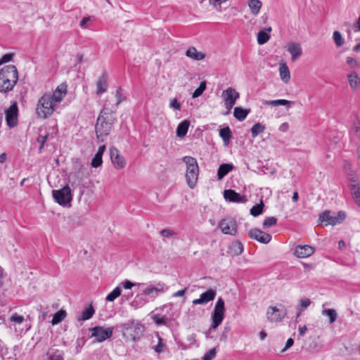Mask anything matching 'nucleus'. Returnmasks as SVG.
Wrapping results in <instances>:
<instances>
[{
	"instance_id": "a211bd4d",
	"label": "nucleus",
	"mask_w": 360,
	"mask_h": 360,
	"mask_svg": "<svg viewBox=\"0 0 360 360\" xmlns=\"http://www.w3.org/2000/svg\"><path fill=\"white\" fill-rule=\"evenodd\" d=\"M224 198L226 201L236 203H244L247 201L245 195H241L234 190L228 189L224 191Z\"/></svg>"
},
{
	"instance_id": "f8f14e48",
	"label": "nucleus",
	"mask_w": 360,
	"mask_h": 360,
	"mask_svg": "<svg viewBox=\"0 0 360 360\" xmlns=\"http://www.w3.org/2000/svg\"><path fill=\"white\" fill-rule=\"evenodd\" d=\"M6 120L8 127H14L18 124V108L16 103H13L6 110Z\"/></svg>"
},
{
	"instance_id": "20e7f679",
	"label": "nucleus",
	"mask_w": 360,
	"mask_h": 360,
	"mask_svg": "<svg viewBox=\"0 0 360 360\" xmlns=\"http://www.w3.org/2000/svg\"><path fill=\"white\" fill-rule=\"evenodd\" d=\"M183 161L186 165V179L187 184L191 188H193L198 179V164L196 159L191 156H185Z\"/></svg>"
},
{
	"instance_id": "aec40b11",
	"label": "nucleus",
	"mask_w": 360,
	"mask_h": 360,
	"mask_svg": "<svg viewBox=\"0 0 360 360\" xmlns=\"http://www.w3.org/2000/svg\"><path fill=\"white\" fill-rule=\"evenodd\" d=\"M67 89L68 86L65 83H62L57 86L54 92L52 95H51V98L52 101L56 104L62 101L63 98L67 94Z\"/></svg>"
},
{
	"instance_id": "774afa93",
	"label": "nucleus",
	"mask_w": 360,
	"mask_h": 360,
	"mask_svg": "<svg viewBox=\"0 0 360 360\" xmlns=\"http://www.w3.org/2000/svg\"><path fill=\"white\" fill-rule=\"evenodd\" d=\"M89 18H84L81 21H80V26L82 27H86V25L87 24L88 21H89Z\"/></svg>"
},
{
	"instance_id": "c9c22d12",
	"label": "nucleus",
	"mask_w": 360,
	"mask_h": 360,
	"mask_svg": "<svg viewBox=\"0 0 360 360\" xmlns=\"http://www.w3.org/2000/svg\"><path fill=\"white\" fill-rule=\"evenodd\" d=\"M66 311L63 309H60L58 311H57L52 320H51V323L52 325H57L59 323H60L65 317H66Z\"/></svg>"
},
{
	"instance_id": "0e129e2a",
	"label": "nucleus",
	"mask_w": 360,
	"mask_h": 360,
	"mask_svg": "<svg viewBox=\"0 0 360 360\" xmlns=\"http://www.w3.org/2000/svg\"><path fill=\"white\" fill-rule=\"evenodd\" d=\"M227 0H209L210 3L214 6H220L223 2Z\"/></svg>"
},
{
	"instance_id": "412c9836",
	"label": "nucleus",
	"mask_w": 360,
	"mask_h": 360,
	"mask_svg": "<svg viewBox=\"0 0 360 360\" xmlns=\"http://www.w3.org/2000/svg\"><path fill=\"white\" fill-rule=\"evenodd\" d=\"M314 252V248L310 245H298L295 249V255L300 258L311 256Z\"/></svg>"
},
{
	"instance_id": "f257e3e1",
	"label": "nucleus",
	"mask_w": 360,
	"mask_h": 360,
	"mask_svg": "<svg viewBox=\"0 0 360 360\" xmlns=\"http://www.w3.org/2000/svg\"><path fill=\"white\" fill-rule=\"evenodd\" d=\"M116 118L113 115V109L104 105L97 118L95 125V131L97 139L104 142L110 135Z\"/></svg>"
},
{
	"instance_id": "864d4df0",
	"label": "nucleus",
	"mask_w": 360,
	"mask_h": 360,
	"mask_svg": "<svg viewBox=\"0 0 360 360\" xmlns=\"http://www.w3.org/2000/svg\"><path fill=\"white\" fill-rule=\"evenodd\" d=\"M153 319L158 325H165L167 321V319L165 316H160L159 315H155L153 317Z\"/></svg>"
},
{
	"instance_id": "09e8293b",
	"label": "nucleus",
	"mask_w": 360,
	"mask_h": 360,
	"mask_svg": "<svg viewBox=\"0 0 360 360\" xmlns=\"http://www.w3.org/2000/svg\"><path fill=\"white\" fill-rule=\"evenodd\" d=\"M160 235L162 238H169L176 235V233L169 229H164L160 231Z\"/></svg>"
},
{
	"instance_id": "b1692460",
	"label": "nucleus",
	"mask_w": 360,
	"mask_h": 360,
	"mask_svg": "<svg viewBox=\"0 0 360 360\" xmlns=\"http://www.w3.org/2000/svg\"><path fill=\"white\" fill-rule=\"evenodd\" d=\"M105 145L101 146L98 148L97 153L95 154L94 157L93 158L91 162V165L92 166V167L97 168L102 165V157L103 153L105 150Z\"/></svg>"
},
{
	"instance_id": "1a4fd4ad",
	"label": "nucleus",
	"mask_w": 360,
	"mask_h": 360,
	"mask_svg": "<svg viewBox=\"0 0 360 360\" xmlns=\"http://www.w3.org/2000/svg\"><path fill=\"white\" fill-rule=\"evenodd\" d=\"M345 218L346 214L343 211L338 212L336 216H331L330 212L328 210H326L319 215V221L321 223L326 222V226H335L342 222L345 219Z\"/></svg>"
},
{
	"instance_id": "e433bc0d",
	"label": "nucleus",
	"mask_w": 360,
	"mask_h": 360,
	"mask_svg": "<svg viewBox=\"0 0 360 360\" xmlns=\"http://www.w3.org/2000/svg\"><path fill=\"white\" fill-rule=\"evenodd\" d=\"M49 360H63L61 352L58 349H50L46 352Z\"/></svg>"
},
{
	"instance_id": "a18cd8bd",
	"label": "nucleus",
	"mask_w": 360,
	"mask_h": 360,
	"mask_svg": "<svg viewBox=\"0 0 360 360\" xmlns=\"http://www.w3.org/2000/svg\"><path fill=\"white\" fill-rule=\"evenodd\" d=\"M277 223V219L274 217H266L263 221L264 229H268L271 226L276 225Z\"/></svg>"
},
{
	"instance_id": "473e14b6",
	"label": "nucleus",
	"mask_w": 360,
	"mask_h": 360,
	"mask_svg": "<svg viewBox=\"0 0 360 360\" xmlns=\"http://www.w3.org/2000/svg\"><path fill=\"white\" fill-rule=\"evenodd\" d=\"M219 136L222 139L224 143L227 145L232 137V132L229 127H226L221 129L219 130Z\"/></svg>"
},
{
	"instance_id": "f3484780",
	"label": "nucleus",
	"mask_w": 360,
	"mask_h": 360,
	"mask_svg": "<svg viewBox=\"0 0 360 360\" xmlns=\"http://www.w3.org/2000/svg\"><path fill=\"white\" fill-rule=\"evenodd\" d=\"M110 155L111 161L117 169H123L126 166V161L123 156L119 154V151L115 148H110Z\"/></svg>"
},
{
	"instance_id": "4d7b16f0",
	"label": "nucleus",
	"mask_w": 360,
	"mask_h": 360,
	"mask_svg": "<svg viewBox=\"0 0 360 360\" xmlns=\"http://www.w3.org/2000/svg\"><path fill=\"white\" fill-rule=\"evenodd\" d=\"M169 105V108H173L174 110H181V103L176 98H173L170 100Z\"/></svg>"
},
{
	"instance_id": "bf43d9fd",
	"label": "nucleus",
	"mask_w": 360,
	"mask_h": 360,
	"mask_svg": "<svg viewBox=\"0 0 360 360\" xmlns=\"http://www.w3.org/2000/svg\"><path fill=\"white\" fill-rule=\"evenodd\" d=\"M347 63L351 68H354L358 64L357 60L355 58H352V57H347Z\"/></svg>"
},
{
	"instance_id": "680f3d73",
	"label": "nucleus",
	"mask_w": 360,
	"mask_h": 360,
	"mask_svg": "<svg viewBox=\"0 0 360 360\" xmlns=\"http://www.w3.org/2000/svg\"><path fill=\"white\" fill-rule=\"evenodd\" d=\"M186 290H187V288H185L183 290H178L177 292L174 293V297H182L184 295Z\"/></svg>"
},
{
	"instance_id": "3c124183",
	"label": "nucleus",
	"mask_w": 360,
	"mask_h": 360,
	"mask_svg": "<svg viewBox=\"0 0 360 360\" xmlns=\"http://www.w3.org/2000/svg\"><path fill=\"white\" fill-rule=\"evenodd\" d=\"M11 322H14L18 324H21L24 321V317L18 315L17 313L13 314L9 319Z\"/></svg>"
},
{
	"instance_id": "5701e85b",
	"label": "nucleus",
	"mask_w": 360,
	"mask_h": 360,
	"mask_svg": "<svg viewBox=\"0 0 360 360\" xmlns=\"http://www.w3.org/2000/svg\"><path fill=\"white\" fill-rule=\"evenodd\" d=\"M287 50L290 53L292 61L296 60L302 53L301 46L298 43H289L287 46Z\"/></svg>"
},
{
	"instance_id": "c85d7f7f",
	"label": "nucleus",
	"mask_w": 360,
	"mask_h": 360,
	"mask_svg": "<svg viewBox=\"0 0 360 360\" xmlns=\"http://www.w3.org/2000/svg\"><path fill=\"white\" fill-rule=\"evenodd\" d=\"M233 169V165L232 164L224 163L219 167L217 171L218 179H222L229 172Z\"/></svg>"
},
{
	"instance_id": "4be33fe9",
	"label": "nucleus",
	"mask_w": 360,
	"mask_h": 360,
	"mask_svg": "<svg viewBox=\"0 0 360 360\" xmlns=\"http://www.w3.org/2000/svg\"><path fill=\"white\" fill-rule=\"evenodd\" d=\"M108 76L106 72H103L96 82V94H102L105 93L108 86Z\"/></svg>"
},
{
	"instance_id": "de8ad7c7",
	"label": "nucleus",
	"mask_w": 360,
	"mask_h": 360,
	"mask_svg": "<svg viewBox=\"0 0 360 360\" xmlns=\"http://www.w3.org/2000/svg\"><path fill=\"white\" fill-rule=\"evenodd\" d=\"M205 89H206V82H202L200 84V86L193 93L192 97L198 98V97L200 96L203 94Z\"/></svg>"
},
{
	"instance_id": "2f4dec72",
	"label": "nucleus",
	"mask_w": 360,
	"mask_h": 360,
	"mask_svg": "<svg viewBox=\"0 0 360 360\" xmlns=\"http://www.w3.org/2000/svg\"><path fill=\"white\" fill-rule=\"evenodd\" d=\"M95 313V310L92 305H89V307H86L83 311L82 312L79 317H78V321H86L91 319Z\"/></svg>"
},
{
	"instance_id": "6e6d98bb",
	"label": "nucleus",
	"mask_w": 360,
	"mask_h": 360,
	"mask_svg": "<svg viewBox=\"0 0 360 360\" xmlns=\"http://www.w3.org/2000/svg\"><path fill=\"white\" fill-rule=\"evenodd\" d=\"M344 168L347 172V174L349 176V177H355L354 171L352 169V165L349 162L345 160L344 162Z\"/></svg>"
},
{
	"instance_id": "a878e982",
	"label": "nucleus",
	"mask_w": 360,
	"mask_h": 360,
	"mask_svg": "<svg viewBox=\"0 0 360 360\" xmlns=\"http://www.w3.org/2000/svg\"><path fill=\"white\" fill-rule=\"evenodd\" d=\"M250 112V109H245L241 107H236L233 110V116L238 121L242 122L245 120Z\"/></svg>"
},
{
	"instance_id": "338daca9",
	"label": "nucleus",
	"mask_w": 360,
	"mask_h": 360,
	"mask_svg": "<svg viewBox=\"0 0 360 360\" xmlns=\"http://www.w3.org/2000/svg\"><path fill=\"white\" fill-rule=\"evenodd\" d=\"M288 123L285 122V123H283L280 127H279V130L281 131H283V132H285L288 130Z\"/></svg>"
},
{
	"instance_id": "58836bf2",
	"label": "nucleus",
	"mask_w": 360,
	"mask_h": 360,
	"mask_svg": "<svg viewBox=\"0 0 360 360\" xmlns=\"http://www.w3.org/2000/svg\"><path fill=\"white\" fill-rule=\"evenodd\" d=\"M322 314L329 318L330 323H334L338 318V314L333 309H325L322 311Z\"/></svg>"
},
{
	"instance_id": "c03bdc74",
	"label": "nucleus",
	"mask_w": 360,
	"mask_h": 360,
	"mask_svg": "<svg viewBox=\"0 0 360 360\" xmlns=\"http://www.w3.org/2000/svg\"><path fill=\"white\" fill-rule=\"evenodd\" d=\"M157 338L158 340V343L156 346L154 347V350L155 352L160 354L161 352H163L166 349V345L163 343L162 338L159 335V334H157Z\"/></svg>"
},
{
	"instance_id": "72a5a7b5",
	"label": "nucleus",
	"mask_w": 360,
	"mask_h": 360,
	"mask_svg": "<svg viewBox=\"0 0 360 360\" xmlns=\"http://www.w3.org/2000/svg\"><path fill=\"white\" fill-rule=\"evenodd\" d=\"M347 77L350 87L352 89H356L357 86L360 84L359 77L355 72H352L351 74H349Z\"/></svg>"
},
{
	"instance_id": "9b49d317",
	"label": "nucleus",
	"mask_w": 360,
	"mask_h": 360,
	"mask_svg": "<svg viewBox=\"0 0 360 360\" xmlns=\"http://www.w3.org/2000/svg\"><path fill=\"white\" fill-rule=\"evenodd\" d=\"M240 97L239 93L233 88L229 87L221 93V98L227 110L232 109Z\"/></svg>"
},
{
	"instance_id": "49530a36",
	"label": "nucleus",
	"mask_w": 360,
	"mask_h": 360,
	"mask_svg": "<svg viewBox=\"0 0 360 360\" xmlns=\"http://www.w3.org/2000/svg\"><path fill=\"white\" fill-rule=\"evenodd\" d=\"M115 98H116L115 107L112 108L113 109V111L120 104V103H122L123 101L125 100V97L122 95V89L120 87H118L116 90Z\"/></svg>"
},
{
	"instance_id": "c756f323",
	"label": "nucleus",
	"mask_w": 360,
	"mask_h": 360,
	"mask_svg": "<svg viewBox=\"0 0 360 360\" xmlns=\"http://www.w3.org/2000/svg\"><path fill=\"white\" fill-rule=\"evenodd\" d=\"M262 103L266 105H271V106H277V105H285L290 108L291 104L293 103L292 101L285 100V99H278V100H263Z\"/></svg>"
},
{
	"instance_id": "0eeeda50",
	"label": "nucleus",
	"mask_w": 360,
	"mask_h": 360,
	"mask_svg": "<svg viewBox=\"0 0 360 360\" xmlns=\"http://www.w3.org/2000/svg\"><path fill=\"white\" fill-rule=\"evenodd\" d=\"M224 302L221 297L218 298L212 314V324L210 330L216 329L224 319Z\"/></svg>"
},
{
	"instance_id": "393cba45",
	"label": "nucleus",
	"mask_w": 360,
	"mask_h": 360,
	"mask_svg": "<svg viewBox=\"0 0 360 360\" xmlns=\"http://www.w3.org/2000/svg\"><path fill=\"white\" fill-rule=\"evenodd\" d=\"M279 75L281 80L287 84L290 79V73L288 65L285 63H281L279 66Z\"/></svg>"
},
{
	"instance_id": "603ef678",
	"label": "nucleus",
	"mask_w": 360,
	"mask_h": 360,
	"mask_svg": "<svg viewBox=\"0 0 360 360\" xmlns=\"http://www.w3.org/2000/svg\"><path fill=\"white\" fill-rule=\"evenodd\" d=\"M136 285H138V283H132L129 280H124V281L121 282L118 286H120L121 288H123L124 289H131L132 287Z\"/></svg>"
},
{
	"instance_id": "dca6fc26",
	"label": "nucleus",
	"mask_w": 360,
	"mask_h": 360,
	"mask_svg": "<svg viewBox=\"0 0 360 360\" xmlns=\"http://www.w3.org/2000/svg\"><path fill=\"white\" fill-rule=\"evenodd\" d=\"M285 315L286 313L285 311L272 306L268 308L266 312L267 319L271 322L281 321Z\"/></svg>"
},
{
	"instance_id": "37998d69",
	"label": "nucleus",
	"mask_w": 360,
	"mask_h": 360,
	"mask_svg": "<svg viewBox=\"0 0 360 360\" xmlns=\"http://www.w3.org/2000/svg\"><path fill=\"white\" fill-rule=\"evenodd\" d=\"M231 249L236 255H239L243 251V245L240 242L236 241L231 244Z\"/></svg>"
},
{
	"instance_id": "6e6552de",
	"label": "nucleus",
	"mask_w": 360,
	"mask_h": 360,
	"mask_svg": "<svg viewBox=\"0 0 360 360\" xmlns=\"http://www.w3.org/2000/svg\"><path fill=\"white\" fill-rule=\"evenodd\" d=\"M52 195L54 200L62 206H66L72 200L71 189L68 186L58 190H53Z\"/></svg>"
},
{
	"instance_id": "5fc2aeb1",
	"label": "nucleus",
	"mask_w": 360,
	"mask_h": 360,
	"mask_svg": "<svg viewBox=\"0 0 360 360\" xmlns=\"http://www.w3.org/2000/svg\"><path fill=\"white\" fill-rule=\"evenodd\" d=\"M13 56H14L13 53H8L4 54L0 58V65H3L4 63L11 61L13 59Z\"/></svg>"
},
{
	"instance_id": "f704fd0d",
	"label": "nucleus",
	"mask_w": 360,
	"mask_h": 360,
	"mask_svg": "<svg viewBox=\"0 0 360 360\" xmlns=\"http://www.w3.org/2000/svg\"><path fill=\"white\" fill-rule=\"evenodd\" d=\"M248 6L253 15H256L259 13L262 7V2L259 0H250L248 3Z\"/></svg>"
},
{
	"instance_id": "052dcab7",
	"label": "nucleus",
	"mask_w": 360,
	"mask_h": 360,
	"mask_svg": "<svg viewBox=\"0 0 360 360\" xmlns=\"http://www.w3.org/2000/svg\"><path fill=\"white\" fill-rule=\"evenodd\" d=\"M293 343H294V340L292 338H288L285 343V348L283 349V351H285V350L288 349V348H290V347H292Z\"/></svg>"
},
{
	"instance_id": "39448f33",
	"label": "nucleus",
	"mask_w": 360,
	"mask_h": 360,
	"mask_svg": "<svg viewBox=\"0 0 360 360\" xmlns=\"http://www.w3.org/2000/svg\"><path fill=\"white\" fill-rule=\"evenodd\" d=\"M122 330V335L128 340L135 341L143 331V326L134 320L118 326Z\"/></svg>"
},
{
	"instance_id": "bb28decb",
	"label": "nucleus",
	"mask_w": 360,
	"mask_h": 360,
	"mask_svg": "<svg viewBox=\"0 0 360 360\" xmlns=\"http://www.w3.org/2000/svg\"><path fill=\"white\" fill-rule=\"evenodd\" d=\"M186 56L195 60H201L205 58V55L203 53L198 52L195 47H190L186 51Z\"/></svg>"
},
{
	"instance_id": "7c9ffc66",
	"label": "nucleus",
	"mask_w": 360,
	"mask_h": 360,
	"mask_svg": "<svg viewBox=\"0 0 360 360\" xmlns=\"http://www.w3.org/2000/svg\"><path fill=\"white\" fill-rule=\"evenodd\" d=\"M271 31V28L269 27L265 30H261L257 34V43L260 45L264 44L270 39L269 32Z\"/></svg>"
},
{
	"instance_id": "f03ea898",
	"label": "nucleus",
	"mask_w": 360,
	"mask_h": 360,
	"mask_svg": "<svg viewBox=\"0 0 360 360\" xmlns=\"http://www.w3.org/2000/svg\"><path fill=\"white\" fill-rule=\"evenodd\" d=\"M159 285L160 287L152 285H146L145 283H139V290L141 292L136 296L134 301L131 302V305L138 308L143 306L150 301H153L161 292H163V288L161 285Z\"/></svg>"
},
{
	"instance_id": "13d9d810",
	"label": "nucleus",
	"mask_w": 360,
	"mask_h": 360,
	"mask_svg": "<svg viewBox=\"0 0 360 360\" xmlns=\"http://www.w3.org/2000/svg\"><path fill=\"white\" fill-rule=\"evenodd\" d=\"M311 304V300L308 298H304L300 300V307L302 309L307 308Z\"/></svg>"
},
{
	"instance_id": "423d86ee",
	"label": "nucleus",
	"mask_w": 360,
	"mask_h": 360,
	"mask_svg": "<svg viewBox=\"0 0 360 360\" xmlns=\"http://www.w3.org/2000/svg\"><path fill=\"white\" fill-rule=\"evenodd\" d=\"M56 103L52 101L50 94L42 96L37 105V112L38 116L46 118L51 115L55 110Z\"/></svg>"
},
{
	"instance_id": "e2e57ef3",
	"label": "nucleus",
	"mask_w": 360,
	"mask_h": 360,
	"mask_svg": "<svg viewBox=\"0 0 360 360\" xmlns=\"http://www.w3.org/2000/svg\"><path fill=\"white\" fill-rule=\"evenodd\" d=\"M47 136H48L47 135L42 136H40L38 139V141L41 143V146H40V148H39L40 150L44 147V143L46 142V141L47 139Z\"/></svg>"
},
{
	"instance_id": "ddd939ff",
	"label": "nucleus",
	"mask_w": 360,
	"mask_h": 360,
	"mask_svg": "<svg viewBox=\"0 0 360 360\" xmlns=\"http://www.w3.org/2000/svg\"><path fill=\"white\" fill-rule=\"evenodd\" d=\"M219 226L224 234L235 236L237 233V224L233 219L228 218L222 219Z\"/></svg>"
},
{
	"instance_id": "6ab92c4d",
	"label": "nucleus",
	"mask_w": 360,
	"mask_h": 360,
	"mask_svg": "<svg viewBox=\"0 0 360 360\" xmlns=\"http://www.w3.org/2000/svg\"><path fill=\"white\" fill-rule=\"evenodd\" d=\"M216 290L214 289H209L205 292L202 293L199 298L193 300V304H205L213 300L216 296Z\"/></svg>"
},
{
	"instance_id": "9d476101",
	"label": "nucleus",
	"mask_w": 360,
	"mask_h": 360,
	"mask_svg": "<svg viewBox=\"0 0 360 360\" xmlns=\"http://www.w3.org/2000/svg\"><path fill=\"white\" fill-rule=\"evenodd\" d=\"M92 332L91 337L95 338L97 342H102L112 335L113 328H104L103 326H95L89 328Z\"/></svg>"
},
{
	"instance_id": "4c0bfd02",
	"label": "nucleus",
	"mask_w": 360,
	"mask_h": 360,
	"mask_svg": "<svg viewBox=\"0 0 360 360\" xmlns=\"http://www.w3.org/2000/svg\"><path fill=\"white\" fill-rule=\"evenodd\" d=\"M265 130V126L261 124L260 122H257L251 128V134L253 138H255L259 134L262 133Z\"/></svg>"
},
{
	"instance_id": "cd10ccee",
	"label": "nucleus",
	"mask_w": 360,
	"mask_h": 360,
	"mask_svg": "<svg viewBox=\"0 0 360 360\" xmlns=\"http://www.w3.org/2000/svg\"><path fill=\"white\" fill-rule=\"evenodd\" d=\"M189 126L190 122L187 120L179 123L176 129V136L179 138L184 137L188 132Z\"/></svg>"
},
{
	"instance_id": "4468645a",
	"label": "nucleus",
	"mask_w": 360,
	"mask_h": 360,
	"mask_svg": "<svg viewBox=\"0 0 360 360\" xmlns=\"http://www.w3.org/2000/svg\"><path fill=\"white\" fill-rule=\"evenodd\" d=\"M348 186L355 203L360 207V185L356 177L348 178Z\"/></svg>"
},
{
	"instance_id": "69168bd1",
	"label": "nucleus",
	"mask_w": 360,
	"mask_h": 360,
	"mask_svg": "<svg viewBox=\"0 0 360 360\" xmlns=\"http://www.w3.org/2000/svg\"><path fill=\"white\" fill-rule=\"evenodd\" d=\"M307 330V328L306 326H303L299 328V334L300 336H304L306 331Z\"/></svg>"
},
{
	"instance_id": "8fccbe9b",
	"label": "nucleus",
	"mask_w": 360,
	"mask_h": 360,
	"mask_svg": "<svg viewBox=\"0 0 360 360\" xmlns=\"http://www.w3.org/2000/svg\"><path fill=\"white\" fill-rule=\"evenodd\" d=\"M217 349L213 348L207 351L203 356L202 360H212L216 356Z\"/></svg>"
},
{
	"instance_id": "7ed1b4c3",
	"label": "nucleus",
	"mask_w": 360,
	"mask_h": 360,
	"mask_svg": "<svg viewBox=\"0 0 360 360\" xmlns=\"http://www.w3.org/2000/svg\"><path fill=\"white\" fill-rule=\"evenodd\" d=\"M18 79V73L15 65H8L0 70V92L11 91Z\"/></svg>"
},
{
	"instance_id": "a19ab883",
	"label": "nucleus",
	"mask_w": 360,
	"mask_h": 360,
	"mask_svg": "<svg viewBox=\"0 0 360 360\" xmlns=\"http://www.w3.org/2000/svg\"><path fill=\"white\" fill-rule=\"evenodd\" d=\"M121 291L122 290L120 286H117L110 293L107 295L105 300L108 302H113L121 295Z\"/></svg>"
},
{
	"instance_id": "79ce46f5",
	"label": "nucleus",
	"mask_w": 360,
	"mask_h": 360,
	"mask_svg": "<svg viewBox=\"0 0 360 360\" xmlns=\"http://www.w3.org/2000/svg\"><path fill=\"white\" fill-rule=\"evenodd\" d=\"M333 39L338 47L342 46L345 43V39L339 31L333 33Z\"/></svg>"
},
{
	"instance_id": "ea45409f",
	"label": "nucleus",
	"mask_w": 360,
	"mask_h": 360,
	"mask_svg": "<svg viewBox=\"0 0 360 360\" xmlns=\"http://www.w3.org/2000/svg\"><path fill=\"white\" fill-rule=\"evenodd\" d=\"M264 207V205L263 202L261 201L260 203L254 205L250 209V214L253 217H258L259 215L262 214Z\"/></svg>"
},
{
	"instance_id": "2eb2a0df",
	"label": "nucleus",
	"mask_w": 360,
	"mask_h": 360,
	"mask_svg": "<svg viewBox=\"0 0 360 360\" xmlns=\"http://www.w3.org/2000/svg\"><path fill=\"white\" fill-rule=\"evenodd\" d=\"M248 235L252 239L256 240L264 244L269 243L271 240V236L270 234L265 233L259 229H250Z\"/></svg>"
}]
</instances>
